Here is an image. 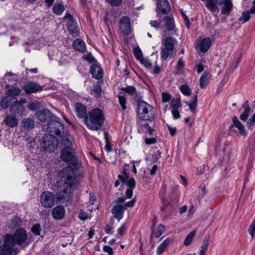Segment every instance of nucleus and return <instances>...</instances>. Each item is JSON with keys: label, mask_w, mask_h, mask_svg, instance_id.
<instances>
[{"label": "nucleus", "mask_w": 255, "mask_h": 255, "mask_svg": "<svg viewBox=\"0 0 255 255\" xmlns=\"http://www.w3.org/2000/svg\"><path fill=\"white\" fill-rule=\"evenodd\" d=\"M27 240V234L23 228H18L13 235L6 234L4 243L0 247V255H16L19 250L16 245L25 247L29 244Z\"/></svg>", "instance_id": "2"}, {"label": "nucleus", "mask_w": 255, "mask_h": 255, "mask_svg": "<svg viewBox=\"0 0 255 255\" xmlns=\"http://www.w3.org/2000/svg\"><path fill=\"white\" fill-rule=\"evenodd\" d=\"M218 5H223L221 13L228 15L232 10L233 5L231 0H206L205 5L206 7L213 14L219 12V9Z\"/></svg>", "instance_id": "4"}, {"label": "nucleus", "mask_w": 255, "mask_h": 255, "mask_svg": "<svg viewBox=\"0 0 255 255\" xmlns=\"http://www.w3.org/2000/svg\"><path fill=\"white\" fill-rule=\"evenodd\" d=\"M121 90L128 93L131 96L134 95L136 93L135 88L133 86H128L125 88H121Z\"/></svg>", "instance_id": "41"}, {"label": "nucleus", "mask_w": 255, "mask_h": 255, "mask_svg": "<svg viewBox=\"0 0 255 255\" xmlns=\"http://www.w3.org/2000/svg\"><path fill=\"white\" fill-rule=\"evenodd\" d=\"M157 7L163 14L169 12L170 7L168 0H158Z\"/></svg>", "instance_id": "21"}, {"label": "nucleus", "mask_w": 255, "mask_h": 255, "mask_svg": "<svg viewBox=\"0 0 255 255\" xmlns=\"http://www.w3.org/2000/svg\"><path fill=\"white\" fill-rule=\"evenodd\" d=\"M75 108L77 116L79 118L84 119L88 114L86 107L80 103H77L75 104Z\"/></svg>", "instance_id": "18"}, {"label": "nucleus", "mask_w": 255, "mask_h": 255, "mask_svg": "<svg viewBox=\"0 0 255 255\" xmlns=\"http://www.w3.org/2000/svg\"><path fill=\"white\" fill-rule=\"evenodd\" d=\"M40 226L39 224L34 225L31 229V231L36 235H40Z\"/></svg>", "instance_id": "53"}, {"label": "nucleus", "mask_w": 255, "mask_h": 255, "mask_svg": "<svg viewBox=\"0 0 255 255\" xmlns=\"http://www.w3.org/2000/svg\"><path fill=\"white\" fill-rule=\"evenodd\" d=\"M26 103L25 100H21L19 102H16V103L11 107V111L15 115H22L25 110V108H24L23 104Z\"/></svg>", "instance_id": "15"}, {"label": "nucleus", "mask_w": 255, "mask_h": 255, "mask_svg": "<svg viewBox=\"0 0 255 255\" xmlns=\"http://www.w3.org/2000/svg\"><path fill=\"white\" fill-rule=\"evenodd\" d=\"M59 176L60 179L56 182V186L60 189L55 193L56 198L59 201L71 200L72 191L80 186V182L76 178V170L68 166L59 172Z\"/></svg>", "instance_id": "1"}, {"label": "nucleus", "mask_w": 255, "mask_h": 255, "mask_svg": "<svg viewBox=\"0 0 255 255\" xmlns=\"http://www.w3.org/2000/svg\"><path fill=\"white\" fill-rule=\"evenodd\" d=\"M90 73L93 77L97 80L102 78L103 75L102 69L97 65H93L91 66Z\"/></svg>", "instance_id": "19"}, {"label": "nucleus", "mask_w": 255, "mask_h": 255, "mask_svg": "<svg viewBox=\"0 0 255 255\" xmlns=\"http://www.w3.org/2000/svg\"><path fill=\"white\" fill-rule=\"evenodd\" d=\"M211 44V39L209 37H206L199 41L198 47L201 52L205 53L209 49Z\"/></svg>", "instance_id": "20"}, {"label": "nucleus", "mask_w": 255, "mask_h": 255, "mask_svg": "<svg viewBox=\"0 0 255 255\" xmlns=\"http://www.w3.org/2000/svg\"><path fill=\"white\" fill-rule=\"evenodd\" d=\"M125 208L120 204H117L113 206L111 212L114 215V217L120 221L124 216Z\"/></svg>", "instance_id": "12"}, {"label": "nucleus", "mask_w": 255, "mask_h": 255, "mask_svg": "<svg viewBox=\"0 0 255 255\" xmlns=\"http://www.w3.org/2000/svg\"><path fill=\"white\" fill-rule=\"evenodd\" d=\"M120 28L123 33L128 35L131 31L130 20L127 16H123L120 21Z\"/></svg>", "instance_id": "11"}, {"label": "nucleus", "mask_w": 255, "mask_h": 255, "mask_svg": "<svg viewBox=\"0 0 255 255\" xmlns=\"http://www.w3.org/2000/svg\"><path fill=\"white\" fill-rule=\"evenodd\" d=\"M250 18V11L247 10L243 12L241 16L239 18V21L242 23L248 21Z\"/></svg>", "instance_id": "39"}, {"label": "nucleus", "mask_w": 255, "mask_h": 255, "mask_svg": "<svg viewBox=\"0 0 255 255\" xmlns=\"http://www.w3.org/2000/svg\"><path fill=\"white\" fill-rule=\"evenodd\" d=\"M184 66V61L183 60V58L181 57L179 59V60L176 64V69L178 70H181L183 69Z\"/></svg>", "instance_id": "51"}, {"label": "nucleus", "mask_w": 255, "mask_h": 255, "mask_svg": "<svg viewBox=\"0 0 255 255\" xmlns=\"http://www.w3.org/2000/svg\"><path fill=\"white\" fill-rule=\"evenodd\" d=\"M195 69L197 71V72L200 73L204 70V66L201 63H199L196 65Z\"/></svg>", "instance_id": "59"}, {"label": "nucleus", "mask_w": 255, "mask_h": 255, "mask_svg": "<svg viewBox=\"0 0 255 255\" xmlns=\"http://www.w3.org/2000/svg\"><path fill=\"white\" fill-rule=\"evenodd\" d=\"M9 228H14L19 227L21 224L20 219L17 217H15L10 221Z\"/></svg>", "instance_id": "38"}, {"label": "nucleus", "mask_w": 255, "mask_h": 255, "mask_svg": "<svg viewBox=\"0 0 255 255\" xmlns=\"http://www.w3.org/2000/svg\"><path fill=\"white\" fill-rule=\"evenodd\" d=\"M233 125L231 126V128L232 127H236L238 128L240 131V133L242 135H246V132L245 129V127L244 125L241 123V122L238 120L237 117H234L233 118Z\"/></svg>", "instance_id": "23"}, {"label": "nucleus", "mask_w": 255, "mask_h": 255, "mask_svg": "<svg viewBox=\"0 0 255 255\" xmlns=\"http://www.w3.org/2000/svg\"><path fill=\"white\" fill-rule=\"evenodd\" d=\"M47 131L49 134L57 135L59 137H62L64 134V125L57 120V118L55 117L52 121L47 124Z\"/></svg>", "instance_id": "6"}, {"label": "nucleus", "mask_w": 255, "mask_h": 255, "mask_svg": "<svg viewBox=\"0 0 255 255\" xmlns=\"http://www.w3.org/2000/svg\"><path fill=\"white\" fill-rule=\"evenodd\" d=\"M145 143L146 144H154L156 142V139L155 138L146 137L144 139Z\"/></svg>", "instance_id": "58"}, {"label": "nucleus", "mask_w": 255, "mask_h": 255, "mask_svg": "<svg viewBox=\"0 0 255 255\" xmlns=\"http://www.w3.org/2000/svg\"><path fill=\"white\" fill-rule=\"evenodd\" d=\"M53 12L56 15H61L64 11V5L60 2H55L53 6Z\"/></svg>", "instance_id": "29"}, {"label": "nucleus", "mask_w": 255, "mask_h": 255, "mask_svg": "<svg viewBox=\"0 0 255 255\" xmlns=\"http://www.w3.org/2000/svg\"><path fill=\"white\" fill-rule=\"evenodd\" d=\"M105 121L103 111L99 108H95L89 112L84 121L87 127L92 130H98L102 126Z\"/></svg>", "instance_id": "3"}, {"label": "nucleus", "mask_w": 255, "mask_h": 255, "mask_svg": "<svg viewBox=\"0 0 255 255\" xmlns=\"http://www.w3.org/2000/svg\"><path fill=\"white\" fill-rule=\"evenodd\" d=\"M206 168H207V166L204 165L202 167H201L200 169H197L196 174L198 175L203 174L205 173Z\"/></svg>", "instance_id": "64"}, {"label": "nucleus", "mask_w": 255, "mask_h": 255, "mask_svg": "<svg viewBox=\"0 0 255 255\" xmlns=\"http://www.w3.org/2000/svg\"><path fill=\"white\" fill-rule=\"evenodd\" d=\"M135 203V199L134 198V199H132V200H131L130 201L127 202L124 206L125 208H126L127 207H132L134 205Z\"/></svg>", "instance_id": "60"}, {"label": "nucleus", "mask_w": 255, "mask_h": 255, "mask_svg": "<svg viewBox=\"0 0 255 255\" xmlns=\"http://www.w3.org/2000/svg\"><path fill=\"white\" fill-rule=\"evenodd\" d=\"M150 24L152 27L157 28L159 27L160 24V21L157 20H151L150 21Z\"/></svg>", "instance_id": "62"}, {"label": "nucleus", "mask_w": 255, "mask_h": 255, "mask_svg": "<svg viewBox=\"0 0 255 255\" xmlns=\"http://www.w3.org/2000/svg\"><path fill=\"white\" fill-rule=\"evenodd\" d=\"M60 157L62 160L65 162H71L75 169L77 168L78 163L75 156V151L71 147H64L61 151Z\"/></svg>", "instance_id": "7"}, {"label": "nucleus", "mask_w": 255, "mask_h": 255, "mask_svg": "<svg viewBox=\"0 0 255 255\" xmlns=\"http://www.w3.org/2000/svg\"><path fill=\"white\" fill-rule=\"evenodd\" d=\"M123 0H107L110 4L113 6H118L122 3Z\"/></svg>", "instance_id": "49"}, {"label": "nucleus", "mask_w": 255, "mask_h": 255, "mask_svg": "<svg viewBox=\"0 0 255 255\" xmlns=\"http://www.w3.org/2000/svg\"><path fill=\"white\" fill-rule=\"evenodd\" d=\"M26 94H31L41 91L42 88L41 86L34 83L29 82L23 87Z\"/></svg>", "instance_id": "16"}, {"label": "nucleus", "mask_w": 255, "mask_h": 255, "mask_svg": "<svg viewBox=\"0 0 255 255\" xmlns=\"http://www.w3.org/2000/svg\"><path fill=\"white\" fill-rule=\"evenodd\" d=\"M79 217L82 220H85L87 219L88 216L85 212L81 210L79 213Z\"/></svg>", "instance_id": "63"}, {"label": "nucleus", "mask_w": 255, "mask_h": 255, "mask_svg": "<svg viewBox=\"0 0 255 255\" xmlns=\"http://www.w3.org/2000/svg\"><path fill=\"white\" fill-rule=\"evenodd\" d=\"M251 110H244V111L242 114L240 116V119L243 121H246L249 116Z\"/></svg>", "instance_id": "45"}, {"label": "nucleus", "mask_w": 255, "mask_h": 255, "mask_svg": "<svg viewBox=\"0 0 255 255\" xmlns=\"http://www.w3.org/2000/svg\"><path fill=\"white\" fill-rule=\"evenodd\" d=\"M133 52L137 59L140 61L143 58L142 52L139 47L135 48L133 50Z\"/></svg>", "instance_id": "43"}, {"label": "nucleus", "mask_w": 255, "mask_h": 255, "mask_svg": "<svg viewBox=\"0 0 255 255\" xmlns=\"http://www.w3.org/2000/svg\"><path fill=\"white\" fill-rule=\"evenodd\" d=\"M255 232V220H254L252 223H251L249 229V234L253 237L254 232Z\"/></svg>", "instance_id": "54"}, {"label": "nucleus", "mask_w": 255, "mask_h": 255, "mask_svg": "<svg viewBox=\"0 0 255 255\" xmlns=\"http://www.w3.org/2000/svg\"><path fill=\"white\" fill-rule=\"evenodd\" d=\"M197 94L194 95L192 100L190 102L189 104H188L189 107L191 110V111L194 113L197 107Z\"/></svg>", "instance_id": "36"}, {"label": "nucleus", "mask_w": 255, "mask_h": 255, "mask_svg": "<svg viewBox=\"0 0 255 255\" xmlns=\"http://www.w3.org/2000/svg\"><path fill=\"white\" fill-rule=\"evenodd\" d=\"M59 144L58 140L53 135L45 134L43 138L42 146L45 150L54 152Z\"/></svg>", "instance_id": "8"}, {"label": "nucleus", "mask_w": 255, "mask_h": 255, "mask_svg": "<svg viewBox=\"0 0 255 255\" xmlns=\"http://www.w3.org/2000/svg\"><path fill=\"white\" fill-rule=\"evenodd\" d=\"M118 177L121 181L127 184L130 188H134L135 186L134 179L133 178H129L128 175L126 172V169L123 170V175H119Z\"/></svg>", "instance_id": "17"}, {"label": "nucleus", "mask_w": 255, "mask_h": 255, "mask_svg": "<svg viewBox=\"0 0 255 255\" xmlns=\"http://www.w3.org/2000/svg\"><path fill=\"white\" fill-rule=\"evenodd\" d=\"M196 233V231L193 230L191 231L186 237L184 242V244L185 246L189 245L192 241L193 237H194Z\"/></svg>", "instance_id": "40"}, {"label": "nucleus", "mask_w": 255, "mask_h": 255, "mask_svg": "<svg viewBox=\"0 0 255 255\" xmlns=\"http://www.w3.org/2000/svg\"><path fill=\"white\" fill-rule=\"evenodd\" d=\"M21 126L24 129H31L34 128V122L30 118H25L22 121Z\"/></svg>", "instance_id": "26"}, {"label": "nucleus", "mask_w": 255, "mask_h": 255, "mask_svg": "<svg viewBox=\"0 0 255 255\" xmlns=\"http://www.w3.org/2000/svg\"><path fill=\"white\" fill-rule=\"evenodd\" d=\"M174 51L167 50L164 47L161 49V58L162 60H166L169 56H174Z\"/></svg>", "instance_id": "33"}, {"label": "nucleus", "mask_w": 255, "mask_h": 255, "mask_svg": "<svg viewBox=\"0 0 255 255\" xmlns=\"http://www.w3.org/2000/svg\"><path fill=\"white\" fill-rule=\"evenodd\" d=\"M176 43L177 41L175 39L169 36L165 38L162 42L164 47L171 51H174V45Z\"/></svg>", "instance_id": "22"}, {"label": "nucleus", "mask_w": 255, "mask_h": 255, "mask_svg": "<svg viewBox=\"0 0 255 255\" xmlns=\"http://www.w3.org/2000/svg\"><path fill=\"white\" fill-rule=\"evenodd\" d=\"M170 242V240L166 239L157 248L156 253L157 255H161L163 253L165 248Z\"/></svg>", "instance_id": "34"}, {"label": "nucleus", "mask_w": 255, "mask_h": 255, "mask_svg": "<svg viewBox=\"0 0 255 255\" xmlns=\"http://www.w3.org/2000/svg\"><path fill=\"white\" fill-rule=\"evenodd\" d=\"M171 95L167 92H163L162 93V101L164 103L167 102L169 101V100H171Z\"/></svg>", "instance_id": "46"}, {"label": "nucleus", "mask_w": 255, "mask_h": 255, "mask_svg": "<svg viewBox=\"0 0 255 255\" xmlns=\"http://www.w3.org/2000/svg\"><path fill=\"white\" fill-rule=\"evenodd\" d=\"M210 240V236H206L204 238L201 248L207 249V247L209 245Z\"/></svg>", "instance_id": "47"}, {"label": "nucleus", "mask_w": 255, "mask_h": 255, "mask_svg": "<svg viewBox=\"0 0 255 255\" xmlns=\"http://www.w3.org/2000/svg\"><path fill=\"white\" fill-rule=\"evenodd\" d=\"M211 75L208 73H205L200 78V87L201 88H205L208 84Z\"/></svg>", "instance_id": "28"}, {"label": "nucleus", "mask_w": 255, "mask_h": 255, "mask_svg": "<svg viewBox=\"0 0 255 255\" xmlns=\"http://www.w3.org/2000/svg\"><path fill=\"white\" fill-rule=\"evenodd\" d=\"M145 128L147 130V131L149 132L150 134H151L153 131V129H152L149 125L147 124L141 126L140 128Z\"/></svg>", "instance_id": "61"}, {"label": "nucleus", "mask_w": 255, "mask_h": 255, "mask_svg": "<svg viewBox=\"0 0 255 255\" xmlns=\"http://www.w3.org/2000/svg\"><path fill=\"white\" fill-rule=\"evenodd\" d=\"M38 108L39 105L35 103H30L28 107V109L32 111H36L38 109Z\"/></svg>", "instance_id": "56"}, {"label": "nucleus", "mask_w": 255, "mask_h": 255, "mask_svg": "<svg viewBox=\"0 0 255 255\" xmlns=\"http://www.w3.org/2000/svg\"><path fill=\"white\" fill-rule=\"evenodd\" d=\"M164 20H165V25L167 30L169 31L174 30L175 24L173 16L171 15L165 16Z\"/></svg>", "instance_id": "27"}, {"label": "nucleus", "mask_w": 255, "mask_h": 255, "mask_svg": "<svg viewBox=\"0 0 255 255\" xmlns=\"http://www.w3.org/2000/svg\"><path fill=\"white\" fill-rule=\"evenodd\" d=\"M9 93L12 96H18L21 93V90L17 88H12L9 90Z\"/></svg>", "instance_id": "50"}, {"label": "nucleus", "mask_w": 255, "mask_h": 255, "mask_svg": "<svg viewBox=\"0 0 255 255\" xmlns=\"http://www.w3.org/2000/svg\"><path fill=\"white\" fill-rule=\"evenodd\" d=\"M118 99L119 101V103L121 105L122 109L123 111H125L127 109L126 103H127V99L126 95L125 93L120 92L118 95Z\"/></svg>", "instance_id": "32"}, {"label": "nucleus", "mask_w": 255, "mask_h": 255, "mask_svg": "<svg viewBox=\"0 0 255 255\" xmlns=\"http://www.w3.org/2000/svg\"><path fill=\"white\" fill-rule=\"evenodd\" d=\"M180 89L182 93L184 95L189 96L191 95V90L187 85H181Z\"/></svg>", "instance_id": "42"}, {"label": "nucleus", "mask_w": 255, "mask_h": 255, "mask_svg": "<svg viewBox=\"0 0 255 255\" xmlns=\"http://www.w3.org/2000/svg\"><path fill=\"white\" fill-rule=\"evenodd\" d=\"M255 123V113L250 118L247 122V125L249 128H251Z\"/></svg>", "instance_id": "55"}, {"label": "nucleus", "mask_w": 255, "mask_h": 255, "mask_svg": "<svg viewBox=\"0 0 255 255\" xmlns=\"http://www.w3.org/2000/svg\"><path fill=\"white\" fill-rule=\"evenodd\" d=\"M161 157V152L159 150L157 151L152 155L151 160L153 162L157 161Z\"/></svg>", "instance_id": "52"}, {"label": "nucleus", "mask_w": 255, "mask_h": 255, "mask_svg": "<svg viewBox=\"0 0 255 255\" xmlns=\"http://www.w3.org/2000/svg\"><path fill=\"white\" fill-rule=\"evenodd\" d=\"M16 99L13 96H6L2 99L0 102L1 107L3 109H6L8 107L9 103L12 101H16ZM14 103L15 101L13 102Z\"/></svg>", "instance_id": "30"}, {"label": "nucleus", "mask_w": 255, "mask_h": 255, "mask_svg": "<svg viewBox=\"0 0 255 255\" xmlns=\"http://www.w3.org/2000/svg\"><path fill=\"white\" fill-rule=\"evenodd\" d=\"M137 113L138 117L142 120L152 121L154 118L153 108L144 101L138 103Z\"/></svg>", "instance_id": "5"}, {"label": "nucleus", "mask_w": 255, "mask_h": 255, "mask_svg": "<svg viewBox=\"0 0 255 255\" xmlns=\"http://www.w3.org/2000/svg\"><path fill=\"white\" fill-rule=\"evenodd\" d=\"M64 18L68 19L67 27L69 33L73 37H77L79 35L78 26L77 25L76 21L73 18L72 16L67 13Z\"/></svg>", "instance_id": "10"}, {"label": "nucleus", "mask_w": 255, "mask_h": 255, "mask_svg": "<svg viewBox=\"0 0 255 255\" xmlns=\"http://www.w3.org/2000/svg\"><path fill=\"white\" fill-rule=\"evenodd\" d=\"M38 119L42 122H50L55 117L52 114L51 112L47 110L44 109L37 113Z\"/></svg>", "instance_id": "13"}, {"label": "nucleus", "mask_w": 255, "mask_h": 255, "mask_svg": "<svg viewBox=\"0 0 255 255\" xmlns=\"http://www.w3.org/2000/svg\"><path fill=\"white\" fill-rule=\"evenodd\" d=\"M39 198L41 205L46 208L52 207L55 204L56 198L55 195L49 191L42 192Z\"/></svg>", "instance_id": "9"}, {"label": "nucleus", "mask_w": 255, "mask_h": 255, "mask_svg": "<svg viewBox=\"0 0 255 255\" xmlns=\"http://www.w3.org/2000/svg\"><path fill=\"white\" fill-rule=\"evenodd\" d=\"M73 46L77 51L84 52L86 50V46L84 42L80 39L75 40L73 43Z\"/></svg>", "instance_id": "24"}, {"label": "nucleus", "mask_w": 255, "mask_h": 255, "mask_svg": "<svg viewBox=\"0 0 255 255\" xmlns=\"http://www.w3.org/2000/svg\"><path fill=\"white\" fill-rule=\"evenodd\" d=\"M4 122L7 126L11 128L15 127L18 124L16 118L14 116L9 115H7L5 117Z\"/></svg>", "instance_id": "25"}, {"label": "nucleus", "mask_w": 255, "mask_h": 255, "mask_svg": "<svg viewBox=\"0 0 255 255\" xmlns=\"http://www.w3.org/2000/svg\"><path fill=\"white\" fill-rule=\"evenodd\" d=\"M180 103L181 101L179 98H173L171 100L170 107H171L172 109H178L181 107Z\"/></svg>", "instance_id": "35"}, {"label": "nucleus", "mask_w": 255, "mask_h": 255, "mask_svg": "<svg viewBox=\"0 0 255 255\" xmlns=\"http://www.w3.org/2000/svg\"><path fill=\"white\" fill-rule=\"evenodd\" d=\"M101 86L99 84H97L93 86L91 94L96 98H98L101 97Z\"/></svg>", "instance_id": "37"}, {"label": "nucleus", "mask_w": 255, "mask_h": 255, "mask_svg": "<svg viewBox=\"0 0 255 255\" xmlns=\"http://www.w3.org/2000/svg\"><path fill=\"white\" fill-rule=\"evenodd\" d=\"M171 114H172L173 118L174 120L178 119L181 117V115L179 113L178 109H172L171 110Z\"/></svg>", "instance_id": "48"}, {"label": "nucleus", "mask_w": 255, "mask_h": 255, "mask_svg": "<svg viewBox=\"0 0 255 255\" xmlns=\"http://www.w3.org/2000/svg\"><path fill=\"white\" fill-rule=\"evenodd\" d=\"M165 231V227L162 225H159L157 227L156 231L155 233V236L156 238L159 237Z\"/></svg>", "instance_id": "44"}, {"label": "nucleus", "mask_w": 255, "mask_h": 255, "mask_svg": "<svg viewBox=\"0 0 255 255\" xmlns=\"http://www.w3.org/2000/svg\"><path fill=\"white\" fill-rule=\"evenodd\" d=\"M61 137L62 138L60 140V143L65 145V147H71V146L72 144V138L71 136L69 135H64V134Z\"/></svg>", "instance_id": "31"}, {"label": "nucleus", "mask_w": 255, "mask_h": 255, "mask_svg": "<svg viewBox=\"0 0 255 255\" xmlns=\"http://www.w3.org/2000/svg\"><path fill=\"white\" fill-rule=\"evenodd\" d=\"M103 251L107 252L109 255H113V251L111 247L109 246H105L103 247Z\"/></svg>", "instance_id": "57"}, {"label": "nucleus", "mask_w": 255, "mask_h": 255, "mask_svg": "<svg viewBox=\"0 0 255 255\" xmlns=\"http://www.w3.org/2000/svg\"><path fill=\"white\" fill-rule=\"evenodd\" d=\"M65 215V210L62 205L54 207L52 211V215L55 220H60L64 218Z\"/></svg>", "instance_id": "14"}]
</instances>
